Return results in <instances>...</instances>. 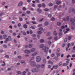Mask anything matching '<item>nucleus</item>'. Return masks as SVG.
Listing matches in <instances>:
<instances>
[{
	"mask_svg": "<svg viewBox=\"0 0 75 75\" xmlns=\"http://www.w3.org/2000/svg\"><path fill=\"white\" fill-rule=\"evenodd\" d=\"M30 64L32 66V67H35L37 65V64H36V63H35V62L32 61L30 62Z\"/></svg>",
	"mask_w": 75,
	"mask_h": 75,
	"instance_id": "20e7f679",
	"label": "nucleus"
},
{
	"mask_svg": "<svg viewBox=\"0 0 75 75\" xmlns=\"http://www.w3.org/2000/svg\"><path fill=\"white\" fill-rule=\"evenodd\" d=\"M36 2L38 3H40V1L39 0H35Z\"/></svg>",
	"mask_w": 75,
	"mask_h": 75,
	"instance_id": "603ef678",
	"label": "nucleus"
},
{
	"mask_svg": "<svg viewBox=\"0 0 75 75\" xmlns=\"http://www.w3.org/2000/svg\"><path fill=\"white\" fill-rule=\"evenodd\" d=\"M18 58H19V59H21V58L22 57L21 56H18Z\"/></svg>",
	"mask_w": 75,
	"mask_h": 75,
	"instance_id": "e2e57ef3",
	"label": "nucleus"
},
{
	"mask_svg": "<svg viewBox=\"0 0 75 75\" xmlns=\"http://www.w3.org/2000/svg\"><path fill=\"white\" fill-rule=\"evenodd\" d=\"M26 73V71H24L23 72V74L22 75H26L25 74Z\"/></svg>",
	"mask_w": 75,
	"mask_h": 75,
	"instance_id": "7c9ffc66",
	"label": "nucleus"
},
{
	"mask_svg": "<svg viewBox=\"0 0 75 75\" xmlns=\"http://www.w3.org/2000/svg\"><path fill=\"white\" fill-rule=\"evenodd\" d=\"M17 73L18 74H21V72L20 71H18L17 72Z\"/></svg>",
	"mask_w": 75,
	"mask_h": 75,
	"instance_id": "5fc2aeb1",
	"label": "nucleus"
},
{
	"mask_svg": "<svg viewBox=\"0 0 75 75\" xmlns=\"http://www.w3.org/2000/svg\"><path fill=\"white\" fill-rule=\"evenodd\" d=\"M36 67L37 68H41V65L39 64H37L36 66Z\"/></svg>",
	"mask_w": 75,
	"mask_h": 75,
	"instance_id": "4468645a",
	"label": "nucleus"
},
{
	"mask_svg": "<svg viewBox=\"0 0 75 75\" xmlns=\"http://www.w3.org/2000/svg\"><path fill=\"white\" fill-rule=\"evenodd\" d=\"M75 46L73 48V50H72V52H75Z\"/></svg>",
	"mask_w": 75,
	"mask_h": 75,
	"instance_id": "2f4dec72",
	"label": "nucleus"
},
{
	"mask_svg": "<svg viewBox=\"0 0 75 75\" xmlns=\"http://www.w3.org/2000/svg\"><path fill=\"white\" fill-rule=\"evenodd\" d=\"M7 36L6 35H3L2 37L4 39H6Z\"/></svg>",
	"mask_w": 75,
	"mask_h": 75,
	"instance_id": "1a4fd4ad",
	"label": "nucleus"
},
{
	"mask_svg": "<svg viewBox=\"0 0 75 75\" xmlns=\"http://www.w3.org/2000/svg\"><path fill=\"white\" fill-rule=\"evenodd\" d=\"M71 38H72V36H69L68 37V40H70L71 39Z\"/></svg>",
	"mask_w": 75,
	"mask_h": 75,
	"instance_id": "b1692460",
	"label": "nucleus"
},
{
	"mask_svg": "<svg viewBox=\"0 0 75 75\" xmlns=\"http://www.w3.org/2000/svg\"><path fill=\"white\" fill-rule=\"evenodd\" d=\"M57 25L59 26L60 25H61V23L60 22H59L57 23Z\"/></svg>",
	"mask_w": 75,
	"mask_h": 75,
	"instance_id": "5701e85b",
	"label": "nucleus"
},
{
	"mask_svg": "<svg viewBox=\"0 0 75 75\" xmlns=\"http://www.w3.org/2000/svg\"><path fill=\"white\" fill-rule=\"evenodd\" d=\"M30 10H32V11H34V9L33 8H31Z\"/></svg>",
	"mask_w": 75,
	"mask_h": 75,
	"instance_id": "0e129e2a",
	"label": "nucleus"
},
{
	"mask_svg": "<svg viewBox=\"0 0 75 75\" xmlns=\"http://www.w3.org/2000/svg\"><path fill=\"white\" fill-rule=\"evenodd\" d=\"M23 10H26V8H25V7H23Z\"/></svg>",
	"mask_w": 75,
	"mask_h": 75,
	"instance_id": "774afa93",
	"label": "nucleus"
},
{
	"mask_svg": "<svg viewBox=\"0 0 75 75\" xmlns=\"http://www.w3.org/2000/svg\"><path fill=\"white\" fill-rule=\"evenodd\" d=\"M43 62L44 64H45L47 62L46 59H44L43 60Z\"/></svg>",
	"mask_w": 75,
	"mask_h": 75,
	"instance_id": "dca6fc26",
	"label": "nucleus"
},
{
	"mask_svg": "<svg viewBox=\"0 0 75 75\" xmlns=\"http://www.w3.org/2000/svg\"><path fill=\"white\" fill-rule=\"evenodd\" d=\"M61 1H57L56 2V4H57V5H59V4H61Z\"/></svg>",
	"mask_w": 75,
	"mask_h": 75,
	"instance_id": "412c9836",
	"label": "nucleus"
},
{
	"mask_svg": "<svg viewBox=\"0 0 75 75\" xmlns=\"http://www.w3.org/2000/svg\"><path fill=\"white\" fill-rule=\"evenodd\" d=\"M58 65H56V66H53V68H54V69H57L59 67Z\"/></svg>",
	"mask_w": 75,
	"mask_h": 75,
	"instance_id": "9b49d317",
	"label": "nucleus"
},
{
	"mask_svg": "<svg viewBox=\"0 0 75 75\" xmlns=\"http://www.w3.org/2000/svg\"><path fill=\"white\" fill-rule=\"evenodd\" d=\"M66 20L67 21H68L69 20V17L68 16L66 17Z\"/></svg>",
	"mask_w": 75,
	"mask_h": 75,
	"instance_id": "aec40b11",
	"label": "nucleus"
},
{
	"mask_svg": "<svg viewBox=\"0 0 75 75\" xmlns=\"http://www.w3.org/2000/svg\"><path fill=\"white\" fill-rule=\"evenodd\" d=\"M32 23H33V24H36V22L34 21H32Z\"/></svg>",
	"mask_w": 75,
	"mask_h": 75,
	"instance_id": "09e8293b",
	"label": "nucleus"
},
{
	"mask_svg": "<svg viewBox=\"0 0 75 75\" xmlns=\"http://www.w3.org/2000/svg\"><path fill=\"white\" fill-rule=\"evenodd\" d=\"M70 45H71V44L70 43H69L67 45V47H68L67 48L66 50L67 51H68V49L69 48V46H70Z\"/></svg>",
	"mask_w": 75,
	"mask_h": 75,
	"instance_id": "ddd939ff",
	"label": "nucleus"
},
{
	"mask_svg": "<svg viewBox=\"0 0 75 75\" xmlns=\"http://www.w3.org/2000/svg\"><path fill=\"white\" fill-rule=\"evenodd\" d=\"M23 27L24 28L26 29L27 28V25L25 24L23 25Z\"/></svg>",
	"mask_w": 75,
	"mask_h": 75,
	"instance_id": "6ab92c4d",
	"label": "nucleus"
},
{
	"mask_svg": "<svg viewBox=\"0 0 75 75\" xmlns=\"http://www.w3.org/2000/svg\"><path fill=\"white\" fill-rule=\"evenodd\" d=\"M67 38H66V39H65L64 40V42H67Z\"/></svg>",
	"mask_w": 75,
	"mask_h": 75,
	"instance_id": "6e6d98bb",
	"label": "nucleus"
},
{
	"mask_svg": "<svg viewBox=\"0 0 75 75\" xmlns=\"http://www.w3.org/2000/svg\"><path fill=\"white\" fill-rule=\"evenodd\" d=\"M39 71V69L37 68H35L33 69H32L31 71L33 73H35V72H38Z\"/></svg>",
	"mask_w": 75,
	"mask_h": 75,
	"instance_id": "7ed1b4c3",
	"label": "nucleus"
},
{
	"mask_svg": "<svg viewBox=\"0 0 75 75\" xmlns=\"http://www.w3.org/2000/svg\"><path fill=\"white\" fill-rule=\"evenodd\" d=\"M46 35L47 36H50L51 35V33L50 32H48Z\"/></svg>",
	"mask_w": 75,
	"mask_h": 75,
	"instance_id": "4be33fe9",
	"label": "nucleus"
},
{
	"mask_svg": "<svg viewBox=\"0 0 75 75\" xmlns=\"http://www.w3.org/2000/svg\"><path fill=\"white\" fill-rule=\"evenodd\" d=\"M1 33L2 34H4V31L3 30H2L1 32Z\"/></svg>",
	"mask_w": 75,
	"mask_h": 75,
	"instance_id": "de8ad7c7",
	"label": "nucleus"
},
{
	"mask_svg": "<svg viewBox=\"0 0 75 75\" xmlns=\"http://www.w3.org/2000/svg\"><path fill=\"white\" fill-rule=\"evenodd\" d=\"M49 6H53V4H52V3H50L49 4Z\"/></svg>",
	"mask_w": 75,
	"mask_h": 75,
	"instance_id": "e433bc0d",
	"label": "nucleus"
},
{
	"mask_svg": "<svg viewBox=\"0 0 75 75\" xmlns=\"http://www.w3.org/2000/svg\"><path fill=\"white\" fill-rule=\"evenodd\" d=\"M71 25H72V26H75V23H74V22H72L71 23Z\"/></svg>",
	"mask_w": 75,
	"mask_h": 75,
	"instance_id": "393cba45",
	"label": "nucleus"
},
{
	"mask_svg": "<svg viewBox=\"0 0 75 75\" xmlns=\"http://www.w3.org/2000/svg\"><path fill=\"white\" fill-rule=\"evenodd\" d=\"M57 39H58V37H54V39L55 40H57Z\"/></svg>",
	"mask_w": 75,
	"mask_h": 75,
	"instance_id": "8fccbe9b",
	"label": "nucleus"
},
{
	"mask_svg": "<svg viewBox=\"0 0 75 75\" xmlns=\"http://www.w3.org/2000/svg\"><path fill=\"white\" fill-rule=\"evenodd\" d=\"M41 61V57L40 56H37L36 58V61L37 62H40Z\"/></svg>",
	"mask_w": 75,
	"mask_h": 75,
	"instance_id": "f03ea898",
	"label": "nucleus"
},
{
	"mask_svg": "<svg viewBox=\"0 0 75 75\" xmlns=\"http://www.w3.org/2000/svg\"><path fill=\"white\" fill-rule=\"evenodd\" d=\"M8 40H9V41H11V36H8Z\"/></svg>",
	"mask_w": 75,
	"mask_h": 75,
	"instance_id": "a211bd4d",
	"label": "nucleus"
},
{
	"mask_svg": "<svg viewBox=\"0 0 75 75\" xmlns=\"http://www.w3.org/2000/svg\"><path fill=\"white\" fill-rule=\"evenodd\" d=\"M39 30L40 31H42L43 30V28H40L39 29Z\"/></svg>",
	"mask_w": 75,
	"mask_h": 75,
	"instance_id": "f704fd0d",
	"label": "nucleus"
},
{
	"mask_svg": "<svg viewBox=\"0 0 75 75\" xmlns=\"http://www.w3.org/2000/svg\"><path fill=\"white\" fill-rule=\"evenodd\" d=\"M54 35H57V33H56V31L55 30L53 33Z\"/></svg>",
	"mask_w": 75,
	"mask_h": 75,
	"instance_id": "bb28decb",
	"label": "nucleus"
},
{
	"mask_svg": "<svg viewBox=\"0 0 75 75\" xmlns=\"http://www.w3.org/2000/svg\"><path fill=\"white\" fill-rule=\"evenodd\" d=\"M27 14H30V11H26Z\"/></svg>",
	"mask_w": 75,
	"mask_h": 75,
	"instance_id": "58836bf2",
	"label": "nucleus"
},
{
	"mask_svg": "<svg viewBox=\"0 0 75 75\" xmlns=\"http://www.w3.org/2000/svg\"><path fill=\"white\" fill-rule=\"evenodd\" d=\"M5 57H6V58H9V56L8 55H6V56H5Z\"/></svg>",
	"mask_w": 75,
	"mask_h": 75,
	"instance_id": "4d7b16f0",
	"label": "nucleus"
},
{
	"mask_svg": "<svg viewBox=\"0 0 75 75\" xmlns=\"http://www.w3.org/2000/svg\"><path fill=\"white\" fill-rule=\"evenodd\" d=\"M49 24V23L47 21H46L45 23V26H47Z\"/></svg>",
	"mask_w": 75,
	"mask_h": 75,
	"instance_id": "f8f14e48",
	"label": "nucleus"
},
{
	"mask_svg": "<svg viewBox=\"0 0 75 75\" xmlns=\"http://www.w3.org/2000/svg\"><path fill=\"white\" fill-rule=\"evenodd\" d=\"M37 11L38 12V13H41L42 12V10H41V9L40 8H38L37 9Z\"/></svg>",
	"mask_w": 75,
	"mask_h": 75,
	"instance_id": "6e6552de",
	"label": "nucleus"
},
{
	"mask_svg": "<svg viewBox=\"0 0 75 75\" xmlns=\"http://www.w3.org/2000/svg\"><path fill=\"white\" fill-rule=\"evenodd\" d=\"M71 28L72 29V30H75V28L72 26L71 27Z\"/></svg>",
	"mask_w": 75,
	"mask_h": 75,
	"instance_id": "052dcab7",
	"label": "nucleus"
},
{
	"mask_svg": "<svg viewBox=\"0 0 75 75\" xmlns=\"http://www.w3.org/2000/svg\"><path fill=\"white\" fill-rule=\"evenodd\" d=\"M37 54V52H35L34 53H33L32 54V56H35V55H36Z\"/></svg>",
	"mask_w": 75,
	"mask_h": 75,
	"instance_id": "f3484780",
	"label": "nucleus"
},
{
	"mask_svg": "<svg viewBox=\"0 0 75 75\" xmlns=\"http://www.w3.org/2000/svg\"><path fill=\"white\" fill-rule=\"evenodd\" d=\"M49 10L48 9V8H46L45 9V11H48Z\"/></svg>",
	"mask_w": 75,
	"mask_h": 75,
	"instance_id": "13d9d810",
	"label": "nucleus"
},
{
	"mask_svg": "<svg viewBox=\"0 0 75 75\" xmlns=\"http://www.w3.org/2000/svg\"><path fill=\"white\" fill-rule=\"evenodd\" d=\"M71 57L70 55L69 54L68 56H67V58H69V57Z\"/></svg>",
	"mask_w": 75,
	"mask_h": 75,
	"instance_id": "338daca9",
	"label": "nucleus"
},
{
	"mask_svg": "<svg viewBox=\"0 0 75 75\" xmlns=\"http://www.w3.org/2000/svg\"><path fill=\"white\" fill-rule=\"evenodd\" d=\"M42 6L43 7H45V5L44 4H42Z\"/></svg>",
	"mask_w": 75,
	"mask_h": 75,
	"instance_id": "79ce46f5",
	"label": "nucleus"
},
{
	"mask_svg": "<svg viewBox=\"0 0 75 75\" xmlns=\"http://www.w3.org/2000/svg\"><path fill=\"white\" fill-rule=\"evenodd\" d=\"M25 62V61L23 60H22L21 62V64H24Z\"/></svg>",
	"mask_w": 75,
	"mask_h": 75,
	"instance_id": "c85d7f7f",
	"label": "nucleus"
},
{
	"mask_svg": "<svg viewBox=\"0 0 75 75\" xmlns=\"http://www.w3.org/2000/svg\"><path fill=\"white\" fill-rule=\"evenodd\" d=\"M70 21L71 23H75V20L72 18H71L70 19Z\"/></svg>",
	"mask_w": 75,
	"mask_h": 75,
	"instance_id": "39448f33",
	"label": "nucleus"
},
{
	"mask_svg": "<svg viewBox=\"0 0 75 75\" xmlns=\"http://www.w3.org/2000/svg\"><path fill=\"white\" fill-rule=\"evenodd\" d=\"M23 2L22 1H21L19 3L18 6V7H21L22 5H23Z\"/></svg>",
	"mask_w": 75,
	"mask_h": 75,
	"instance_id": "423d86ee",
	"label": "nucleus"
},
{
	"mask_svg": "<svg viewBox=\"0 0 75 75\" xmlns=\"http://www.w3.org/2000/svg\"><path fill=\"white\" fill-rule=\"evenodd\" d=\"M51 20L52 21H54L55 20V18L54 17L52 18L51 19Z\"/></svg>",
	"mask_w": 75,
	"mask_h": 75,
	"instance_id": "c9c22d12",
	"label": "nucleus"
},
{
	"mask_svg": "<svg viewBox=\"0 0 75 75\" xmlns=\"http://www.w3.org/2000/svg\"><path fill=\"white\" fill-rule=\"evenodd\" d=\"M45 64H41V67L42 68H44L45 67Z\"/></svg>",
	"mask_w": 75,
	"mask_h": 75,
	"instance_id": "2eb2a0df",
	"label": "nucleus"
},
{
	"mask_svg": "<svg viewBox=\"0 0 75 75\" xmlns=\"http://www.w3.org/2000/svg\"><path fill=\"white\" fill-rule=\"evenodd\" d=\"M74 44H75L74 43V42L72 43L71 44V47H72V46H74Z\"/></svg>",
	"mask_w": 75,
	"mask_h": 75,
	"instance_id": "a19ab883",
	"label": "nucleus"
},
{
	"mask_svg": "<svg viewBox=\"0 0 75 75\" xmlns=\"http://www.w3.org/2000/svg\"><path fill=\"white\" fill-rule=\"evenodd\" d=\"M61 28H62V29H64V28H65V26H64V25H63L62 26V27H61Z\"/></svg>",
	"mask_w": 75,
	"mask_h": 75,
	"instance_id": "69168bd1",
	"label": "nucleus"
},
{
	"mask_svg": "<svg viewBox=\"0 0 75 75\" xmlns=\"http://www.w3.org/2000/svg\"><path fill=\"white\" fill-rule=\"evenodd\" d=\"M66 64H67V65H68V64H69V61H67L66 62Z\"/></svg>",
	"mask_w": 75,
	"mask_h": 75,
	"instance_id": "3c124183",
	"label": "nucleus"
},
{
	"mask_svg": "<svg viewBox=\"0 0 75 75\" xmlns=\"http://www.w3.org/2000/svg\"><path fill=\"white\" fill-rule=\"evenodd\" d=\"M58 7V5H56L54 6V8L55 9H56V8H57Z\"/></svg>",
	"mask_w": 75,
	"mask_h": 75,
	"instance_id": "a18cd8bd",
	"label": "nucleus"
},
{
	"mask_svg": "<svg viewBox=\"0 0 75 75\" xmlns=\"http://www.w3.org/2000/svg\"><path fill=\"white\" fill-rule=\"evenodd\" d=\"M67 65H68V64L66 63H64L63 64V66H67Z\"/></svg>",
	"mask_w": 75,
	"mask_h": 75,
	"instance_id": "ea45409f",
	"label": "nucleus"
},
{
	"mask_svg": "<svg viewBox=\"0 0 75 75\" xmlns=\"http://www.w3.org/2000/svg\"><path fill=\"white\" fill-rule=\"evenodd\" d=\"M3 15H4V13L2 12L0 13V16H3Z\"/></svg>",
	"mask_w": 75,
	"mask_h": 75,
	"instance_id": "473e14b6",
	"label": "nucleus"
},
{
	"mask_svg": "<svg viewBox=\"0 0 75 75\" xmlns=\"http://www.w3.org/2000/svg\"><path fill=\"white\" fill-rule=\"evenodd\" d=\"M72 57L73 58H75V54H72Z\"/></svg>",
	"mask_w": 75,
	"mask_h": 75,
	"instance_id": "680f3d73",
	"label": "nucleus"
},
{
	"mask_svg": "<svg viewBox=\"0 0 75 75\" xmlns=\"http://www.w3.org/2000/svg\"><path fill=\"white\" fill-rule=\"evenodd\" d=\"M41 6H42V5L41 4H39L38 5V7H39V8H40V7H41Z\"/></svg>",
	"mask_w": 75,
	"mask_h": 75,
	"instance_id": "c03bdc74",
	"label": "nucleus"
},
{
	"mask_svg": "<svg viewBox=\"0 0 75 75\" xmlns=\"http://www.w3.org/2000/svg\"><path fill=\"white\" fill-rule=\"evenodd\" d=\"M48 16L49 17L51 18V17H52V15H51V14H49L48 15Z\"/></svg>",
	"mask_w": 75,
	"mask_h": 75,
	"instance_id": "bf43d9fd",
	"label": "nucleus"
},
{
	"mask_svg": "<svg viewBox=\"0 0 75 75\" xmlns=\"http://www.w3.org/2000/svg\"><path fill=\"white\" fill-rule=\"evenodd\" d=\"M56 54L57 55V57H59V56H60V55H61V54L58 53V52L56 53Z\"/></svg>",
	"mask_w": 75,
	"mask_h": 75,
	"instance_id": "a878e982",
	"label": "nucleus"
},
{
	"mask_svg": "<svg viewBox=\"0 0 75 75\" xmlns=\"http://www.w3.org/2000/svg\"><path fill=\"white\" fill-rule=\"evenodd\" d=\"M32 47H33V45H32V44H30L29 45V48H31Z\"/></svg>",
	"mask_w": 75,
	"mask_h": 75,
	"instance_id": "49530a36",
	"label": "nucleus"
},
{
	"mask_svg": "<svg viewBox=\"0 0 75 75\" xmlns=\"http://www.w3.org/2000/svg\"><path fill=\"white\" fill-rule=\"evenodd\" d=\"M5 4H6V2H3L2 3V4L3 6H4V5H5Z\"/></svg>",
	"mask_w": 75,
	"mask_h": 75,
	"instance_id": "864d4df0",
	"label": "nucleus"
},
{
	"mask_svg": "<svg viewBox=\"0 0 75 75\" xmlns=\"http://www.w3.org/2000/svg\"><path fill=\"white\" fill-rule=\"evenodd\" d=\"M40 42L41 43H42V42H44V40L43 39H41L40 40Z\"/></svg>",
	"mask_w": 75,
	"mask_h": 75,
	"instance_id": "cd10ccee",
	"label": "nucleus"
},
{
	"mask_svg": "<svg viewBox=\"0 0 75 75\" xmlns=\"http://www.w3.org/2000/svg\"><path fill=\"white\" fill-rule=\"evenodd\" d=\"M25 52L26 54H30L31 52H30V51L26 50H25Z\"/></svg>",
	"mask_w": 75,
	"mask_h": 75,
	"instance_id": "0eeeda50",
	"label": "nucleus"
},
{
	"mask_svg": "<svg viewBox=\"0 0 75 75\" xmlns=\"http://www.w3.org/2000/svg\"><path fill=\"white\" fill-rule=\"evenodd\" d=\"M30 51L32 52H35V48H33L31 49Z\"/></svg>",
	"mask_w": 75,
	"mask_h": 75,
	"instance_id": "9d476101",
	"label": "nucleus"
},
{
	"mask_svg": "<svg viewBox=\"0 0 75 75\" xmlns=\"http://www.w3.org/2000/svg\"><path fill=\"white\" fill-rule=\"evenodd\" d=\"M3 46V47H4V48H7V46L6 45H4Z\"/></svg>",
	"mask_w": 75,
	"mask_h": 75,
	"instance_id": "4c0bfd02",
	"label": "nucleus"
},
{
	"mask_svg": "<svg viewBox=\"0 0 75 75\" xmlns=\"http://www.w3.org/2000/svg\"><path fill=\"white\" fill-rule=\"evenodd\" d=\"M55 54L54 53H53V54H52L51 55V57H54V56H55Z\"/></svg>",
	"mask_w": 75,
	"mask_h": 75,
	"instance_id": "72a5a7b5",
	"label": "nucleus"
},
{
	"mask_svg": "<svg viewBox=\"0 0 75 75\" xmlns=\"http://www.w3.org/2000/svg\"><path fill=\"white\" fill-rule=\"evenodd\" d=\"M40 48H42V50H44L45 52H47L48 50H49V48L46 47V46H44L43 44H42L40 45Z\"/></svg>",
	"mask_w": 75,
	"mask_h": 75,
	"instance_id": "f257e3e1",
	"label": "nucleus"
},
{
	"mask_svg": "<svg viewBox=\"0 0 75 75\" xmlns=\"http://www.w3.org/2000/svg\"><path fill=\"white\" fill-rule=\"evenodd\" d=\"M62 65V62H60L59 64V66H61Z\"/></svg>",
	"mask_w": 75,
	"mask_h": 75,
	"instance_id": "37998d69",
	"label": "nucleus"
},
{
	"mask_svg": "<svg viewBox=\"0 0 75 75\" xmlns=\"http://www.w3.org/2000/svg\"><path fill=\"white\" fill-rule=\"evenodd\" d=\"M38 33L39 34H41L42 33V32L41 31H38Z\"/></svg>",
	"mask_w": 75,
	"mask_h": 75,
	"instance_id": "c756f323",
	"label": "nucleus"
}]
</instances>
